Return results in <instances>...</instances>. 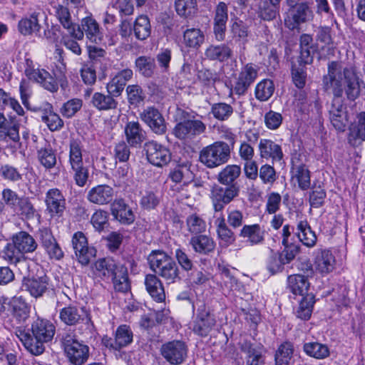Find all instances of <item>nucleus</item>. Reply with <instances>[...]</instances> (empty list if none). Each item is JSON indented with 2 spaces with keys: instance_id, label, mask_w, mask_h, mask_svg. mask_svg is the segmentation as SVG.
I'll use <instances>...</instances> for the list:
<instances>
[{
  "instance_id": "obj_25",
  "label": "nucleus",
  "mask_w": 365,
  "mask_h": 365,
  "mask_svg": "<svg viewBox=\"0 0 365 365\" xmlns=\"http://www.w3.org/2000/svg\"><path fill=\"white\" fill-rule=\"evenodd\" d=\"M41 240L50 258L60 259L63 257L61 247L48 230L43 229L41 230Z\"/></svg>"
},
{
  "instance_id": "obj_54",
  "label": "nucleus",
  "mask_w": 365,
  "mask_h": 365,
  "mask_svg": "<svg viewBox=\"0 0 365 365\" xmlns=\"http://www.w3.org/2000/svg\"><path fill=\"white\" fill-rule=\"evenodd\" d=\"M215 225L219 238L226 245L231 244L235 240L234 233L226 225L225 218L218 217L215 220Z\"/></svg>"
},
{
  "instance_id": "obj_39",
  "label": "nucleus",
  "mask_w": 365,
  "mask_h": 365,
  "mask_svg": "<svg viewBox=\"0 0 365 365\" xmlns=\"http://www.w3.org/2000/svg\"><path fill=\"white\" fill-rule=\"evenodd\" d=\"M133 31L138 40L147 39L151 34V26L148 17L145 15L138 16L134 22Z\"/></svg>"
},
{
  "instance_id": "obj_32",
  "label": "nucleus",
  "mask_w": 365,
  "mask_h": 365,
  "mask_svg": "<svg viewBox=\"0 0 365 365\" xmlns=\"http://www.w3.org/2000/svg\"><path fill=\"white\" fill-rule=\"evenodd\" d=\"M260 156L266 159L279 160L282 158V152L279 145L271 140L261 139L259 143Z\"/></svg>"
},
{
  "instance_id": "obj_9",
  "label": "nucleus",
  "mask_w": 365,
  "mask_h": 365,
  "mask_svg": "<svg viewBox=\"0 0 365 365\" xmlns=\"http://www.w3.org/2000/svg\"><path fill=\"white\" fill-rule=\"evenodd\" d=\"M162 356L173 365L182 364L187 356V349L185 344L179 340H174L162 345Z\"/></svg>"
},
{
  "instance_id": "obj_20",
  "label": "nucleus",
  "mask_w": 365,
  "mask_h": 365,
  "mask_svg": "<svg viewBox=\"0 0 365 365\" xmlns=\"http://www.w3.org/2000/svg\"><path fill=\"white\" fill-rule=\"evenodd\" d=\"M31 331L38 340L50 341L55 334V327L48 320L37 319L32 324Z\"/></svg>"
},
{
  "instance_id": "obj_30",
  "label": "nucleus",
  "mask_w": 365,
  "mask_h": 365,
  "mask_svg": "<svg viewBox=\"0 0 365 365\" xmlns=\"http://www.w3.org/2000/svg\"><path fill=\"white\" fill-rule=\"evenodd\" d=\"M241 350L246 354L247 365H263V349L260 346H254L250 342L245 341L241 344Z\"/></svg>"
},
{
  "instance_id": "obj_14",
  "label": "nucleus",
  "mask_w": 365,
  "mask_h": 365,
  "mask_svg": "<svg viewBox=\"0 0 365 365\" xmlns=\"http://www.w3.org/2000/svg\"><path fill=\"white\" fill-rule=\"evenodd\" d=\"M336 266L335 256L327 249L318 250L315 252L314 267L318 273L326 275L331 272Z\"/></svg>"
},
{
  "instance_id": "obj_33",
  "label": "nucleus",
  "mask_w": 365,
  "mask_h": 365,
  "mask_svg": "<svg viewBox=\"0 0 365 365\" xmlns=\"http://www.w3.org/2000/svg\"><path fill=\"white\" fill-rule=\"evenodd\" d=\"M297 237L302 243L307 247H313L317 242V235L307 220H301L297 224Z\"/></svg>"
},
{
  "instance_id": "obj_41",
  "label": "nucleus",
  "mask_w": 365,
  "mask_h": 365,
  "mask_svg": "<svg viewBox=\"0 0 365 365\" xmlns=\"http://www.w3.org/2000/svg\"><path fill=\"white\" fill-rule=\"evenodd\" d=\"M110 279L115 290L125 292L129 289L128 271L124 265L119 264Z\"/></svg>"
},
{
  "instance_id": "obj_43",
  "label": "nucleus",
  "mask_w": 365,
  "mask_h": 365,
  "mask_svg": "<svg viewBox=\"0 0 365 365\" xmlns=\"http://www.w3.org/2000/svg\"><path fill=\"white\" fill-rule=\"evenodd\" d=\"M292 180L297 184L302 190H307L310 187V173L304 165L293 168Z\"/></svg>"
},
{
  "instance_id": "obj_60",
  "label": "nucleus",
  "mask_w": 365,
  "mask_h": 365,
  "mask_svg": "<svg viewBox=\"0 0 365 365\" xmlns=\"http://www.w3.org/2000/svg\"><path fill=\"white\" fill-rule=\"evenodd\" d=\"M41 164L47 169L53 168L56 163V158L51 148H42L38 152Z\"/></svg>"
},
{
  "instance_id": "obj_51",
  "label": "nucleus",
  "mask_w": 365,
  "mask_h": 365,
  "mask_svg": "<svg viewBox=\"0 0 365 365\" xmlns=\"http://www.w3.org/2000/svg\"><path fill=\"white\" fill-rule=\"evenodd\" d=\"M92 103L94 107L100 110H107L115 108L117 106L116 101L110 96H106L101 93L96 92L92 98Z\"/></svg>"
},
{
  "instance_id": "obj_24",
  "label": "nucleus",
  "mask_w": 365,
  "mask_h": 365,
  "mask_svg": "<svg viewBox=\"0 0 365 365\" xmlns=\"http://www.w3.org/2000/svg\"><path fill=\"white\" fill-rule=\"evenodd\" d=\"M39 12H32L29 16L23 17L18 23L19 31L24 36L37 34L41 29L38 22Z\"/></svg>"
},
{
  "instance_id": "obj_16",
  "label": "nucleus",
  "mask_w": 365,
  "mask_h": 365,
  "mask_svg": "<svg viewBox=\"0 0 365 365\" xmlns=\"http://www.w3.org/2000/svg\"><path fill=\"white\" fill-rule=\"evenodd\" d=\"M55 9L56 16L61 24L70 33L71 36L77 40H81L83 37V32L78 25L73 24L68 9L61 4L53 6Z\"/></svg>"
},
{
  "instance_id": "obj_40",
  "label": "nucleus",
  "mask_w": 365,
  "mask_h": 365,
  "mask_svg": "<svg viewBox=\"0 0 365 365\" xmlns=\"http://www.w3.org/2000/svg\"><path fill=\"white\" fill-rule=\"evenodd\" d=\"M20 340L22 341L25 348L34 355H39L44 351V343L46 341L38 340L34 337L31 338L30 335L20 331V334L18 335Z\"/></svg>"
},
{
  "instance_id": "obj_49",
  "label": "nucleus",
  "mask_w": 365,
  "mask_h": 365,
  "mask_svg": "<svg viewBox=\"0 0 365 365\" xmlns=\"http://www.w3.org/2000/svg\"><path fill=\"white\" fill-rule=\"evenodd\" d=\"M241 168L237 165H228L218 174L217 180L223 185H230L240 175Z\"/></svg>"
},
{
  "instance_id": "obj_18",
  "label": "nucleus",
  "mask_w": 365,
  "mask_h": 365,
  "mask_svg": "<svg viewBox=\"0 0 365 365\" xmlns=\"http://www.w3.org/2000/svg\"><path fill=\"white\" fill-rule=\"evenodd\" d=\"M45 202L46 210L51 216H60L65 209V198L57 188L48 190L46 194Z\"/></svg>"
},
{
  "instance_id": "obj_11",
  "label": "nucleus",
  "mask_w": 365,
  "mask_h": 365,
  "mask_svg": "<svg viewBox=\"0 0 365 365\" xmlns=\"http://www.w3.org/2000/svg\"><path fill=\"white\" fill-rule=\"evenodd\" d=\"M239 190L235 186L223 188L220 186L214 187L211 191V199L215 211H221L225 205L230 203L238 195Z\"/></svg>"
},
{
  "instance_id": "obj_52",
  "label": "nucleus",
  "mask_w": 365,
  "mask_h": 365,
  "mask_svg": "<svg viewBox=\"0 0 365 365\" xmlns=\"http://www.w3.org/2000/svg\"><path fill=\"white\" fill-rule=\"evenodd\" d=\"M274 91L273 81L269 79H264L257 83L255 88V96L261 101H267Z\"/></svg>"
},
{
  "instance_id": "obj_19",
  "label": "nucleus",
  "mask_w": 365,
  "mask_h": 365,
  "mask_svg": "<svg viewBox=\"0 0 365 365\" xmlns=\"http://www.w3.org/2000/svg\"><path fill=\"white\" fill-rule=\"evenodd\" d=\"M110 212L114 218L122 224L130 225L135 220L133 212L123 199H116L111 203Z\"/></svg>"
},
{
  "instance_id": "obj_26",
  "label": "nucleus",
  "mask_w": 365,
  "mask_h": 365,
  "mask_svg": "<svg viewBox=\"0 0 365 365\" xmlns=\"http://www.w3.org/2000/svg\"><path fill=\"white\" fill-rule=\"evenodd\" d=\"M240 236L245 239L250 245H259L264 241V230L258 224L244 225Z\"/></svg>"
},
{
  "instance_id": "obj_57",
  "label": "nucleus",
  "mask_w": 365,
  "mask_h": 365,
  "mask_svg": "<svg viewBox=\"0 0 365 365\" xmlns=\"http://www.w3.org/2000/svg\"><path fill=\"white\" fill-rule=\"evenodd\" d=\"M68 161L71 168L78 167V165H82L83 164L82 148L80 143L76 140H72L70 143Z\"/></svg>"
},
{
  "instance_id": "obj_61",
  "label": "nucleus",
  "mask_w": 365,
  "mask_h": 365,
  "mask_svg": "<svg viewBox=\"0 0 365 365\" xmlns=\"http://www.w3.org/2000/svg\"><path fill=\"white\" fill-rule=\"evenodd\" d=\"M42 120L51 131L60 130L63 125V122L60 116L53 111L45 113L42 115Z\"/></svg>"
},
{
  "instance_id": "obj_2",
  "label": "nucleus",
  "mask_w": 365,
  "mask_h": 365,
  "mask_svg": "<svg viewBox=\"0 0 365 365\" xmlns=\"http://www.w3.org/2000/svg\"><path fill=\"white\" fill-rule=\"evenodd\" d=\"M53 72L54 77L51 76L46 70L38 68H35L28 63L25 69V74L29 80L39 83L51 92H55L58 90V83L62 88H65L68 85V81L66 76V65L63 62L59 61Z\"/></svg>"
},
{
  "instance_id": "obj_46",
  "label": "nucleus",
  "mask_w": 365,
  "mask_h": 365,
  "mask_svg": "<svg viewBox=\"0 0 365 365\" xmlns=\"http://www.w3.org/2000/svg\"><path fill=\"white\" fill-rule=\"evenodd\" d=\"M314 303V294H306L299 302L296 312L297 317L303 320H308L312 315Z\"/></svg>"
},
{
  "instance_id": "obj_5",
  "label": "nucleus",
  "mask_w": 365,
  "mask_h": 365,
  "mask_svg": "<svg viewBox=\"0 0 365 365\" xmlns=\"http://www.w3.org/2000/svg\"><path fill=\"white\" fill-rule=\"evenodd\" d=\"M64 352L68 361L73 365H82L89 356V347L74 336L67 335L63 340Z\"/></svg>"
},
{
  "instance_id": "obj_34",
  "label": "nucleus",
  "mask_w": 365,
  "mask_h": 365,
  "mask_svg": "<svg viewBox=\"0 0 365 365\" xmlns=\"http://www.w3.org/2000/svg\"><path fill=\"white\" fill-rule=\"evenodd\" d=\"M13 242L22 254L32 252L37 247L34 239L26 232H19L16 234L13 237Z\"/></svg>"
},
{
  "instance_id": "obj_7",
  "label": "nucleus",
  "mask_w": 365,
  "mask_h": 365,
  "mask_svg": "<svg viewBox=\"0 0 365 365\" xmlns=\"http://www.w3.org/2000/svg\"><path fill=\"white\" fill-rule=\"evenodd\" d=\"M146 157L150 163L157 167H163L171 160V153L168 148L155 141L145 144Z\"/></svg>"
},
{
  "instance_id": "obj_8",
  "label": "nucleus",
  "mask_w": 365,
  "mask_h": 365,
  "mask_svg": "<svg viewBox=\"0 0 365 365\" xmlns=\"http://www.w3.org/2000/svg\"><path fill=\"white\" fill-rule=\"evenodd\" d=\"M314 14L311 8L306 3L297 4L289 10L284 18V25L290 30L299 28L301 24L312 20Z\"/></svg>"
},
{
  "instance_id": "obj_53",
  "label": "nucleus",
  "mask_w": 365,
  "mask_h": 365,
  "mask_svg": "<svg viewBox=\"0 0 365 365\" xmlns=\"http://www.w3.org/2000/svg\"><path fill=\"white\" fill-rule=\"evenodd\" d=\"M0 107L5 109L6 108L12 109L18 115H21L24 113V109L18 101L11 97L9 93L0 88Z\"/></svg>"
},
{
  "instance_id": "obj_55",
  "label": "nucleus",
  "mask_w": 365,
  "mask_h": 365,
  "mask_svg": "<svg viewBox=\"0 0 365 365\" xmlns=\"http://www.w3.org/2000/svg\"><path fill=\"white\" fill-rule=\"evenodd\" d=\"M279 13V7L270 4L267 1H263L259 6V16L265 21L274 19Z\"/></svg>"
},
{
  "instance_id": "obj_36",
  "label": "nucleus",
  "mask_w": 365,
  "mask_h": 365,
  "mask_svg": "<svg viewBox=\"0 0 365 365\" xmlns=\"http://www.w3.org/2000/svg\"><path fill=\"white\" fill-rule=\"evenodd\" d=\"M288 287L291 292L295 295L304 297L307 294L309 287V282L307 278L302 274L290 275L287 279Z\"/></svg>"
},
{
  "instance_id": "obj_31",
  "label": "nucleus",
  "mask_w": 365,
  "mask_h": 365,
  "mask_svg": "<svg viewBox=\"0 0 365 365\" xmlns=\"http://www.w3.org/2000/svg\"><path fill=\"white\" fill-rule=\"evenodd\" d=\"M119 264L111 259H101L93 264V272L97 277L104 280L109 279L113 275Z\"/></svg>"
},
{
  "instance_id": "obj_48",
  "label": "nucleus",
  "mask_w": 365,
  "mask_h": 365,
  "mask_svg": "<svg viewBox=\"0 0 365 365\" xmlns=\"http://www.w3.org/2000/svg\"><path fill=\"white\" fill-rule=\"evenodd\" d=\"M232 50L225 44L220 46H210L205 51V56L212 60L224 61L230 58Z\"/></svg>"
},
{
  "instance_id": "obj_27",
  "label": "nucleus",
  "mask_w": 365,
  "mask_h": 365,
  "mask_svg": "<svg viewBox=\"0 0 365 365\" xmlns=\"http://www.w3.org/2000/svg\"><path fill=\"white\" fill-rule=\"evenodd\" d=\"M23 284L31 295L36 298L42 296L47 289L48 279L46 275L24 278Z\"/></svg>"
},
{
  "instance_id": "obj_37",
  "label": "nucleus",
  "mask_w": 365,
  "mask_h": 365,
  "mask_svg": "<svg viewBox=\"0 0 365 365\" xmlns=\"http://www.w3.org/2000/svg\"><path fill=\"white\" fill-rule=\"evenodd\" d=\"M205 41L204 32L197 28L187 29L183 34V43L187 47L199 48Z\"/></svg>"
},
{
  "instance_id": "obj_47",
  "label": "nucleus",
  "mask_w": 365,
  "mask_h": 365,
  "mask_svg": "<svg viewBox=\"0 0 365 365\" xmlns=\"http://www.w3.org/2000/svg\"><path fill=\"white\" fill-rule=\"evenodd\" d=\"M304 351L308 356L318 359H325L329 356L328 346L319 342L304 344Z\"/></svg>"
},
{
  "instance_id": "obj_58",
  "label": "nucleus",
  "mask_w": 365,
  "mask_h": 365,
  "mask_svg": "<svg viewBox=\"0 0 365 365\" xmlns=\"http://www.w3.org/2000/svg\"><path fill=\"white\" fill-rule=\"evenodd\" d=\"M211 111L216 119L226 120L232 114L233 108L227 103H218L212 105Z\"/></svg>"
},
{
  "instance_id": "obj_4",
  "label": "nucleus",
  "mask_w": 365,
  "mask_h": 365,
  "mask_svg": "<svg viewBox=\"0 0 365 365\" xmlns=\"http://www.w3.org/2000/svg\"><path fill=\"white\" fill-rule=\"evenodd\" d=\"M230 157V145L223 141H216L202 148L199 160L207 168H215L226 163Z\"/></svg>"
},
{
  "instance_id": "obj_63",
  "label": "nucleus",
  "mask_w": 365,
  "mask_h": 365,
  "mask_svg": "<svg viewBox=\"0 0 365 365\" xmlns=\"http://www.w3.org/2000/svg\"><path fill=\"white\" fill-rule=\"evenodd\" d=\"M2 200L6 205L14 211H16L21 197H19L16 192L12 190L6 188L2 191Z\"/></svg>"
},
{
  "instance_id": "obj_22",
  "label": "nucleus",
  "mask_w": 365,
  "mask_h": 365,
  "mask_svg": "<svg viewBox=\"0 0 365 365\" xmlns=\"http://www.w3.org/2000/svg\"><path fill=\"white\" fill-rule=\"evenodd\" d=\"M169 178L175 183L176 190L179 191L180 187L189 184L192 178V173L190 170L189 165L183 163L178 165L170 172Z\"/></svg>"
},
{
  "instance_id": "obj_10",
  "label": "nucleus",
  "mask_w": 365,
  "mask_h": 365,
  "mask_svg": "<svg viewBox=\"0 0 365 365\" xmlns=\"http://www.w3.org/2000/svg\"><path fill=\"white\" fill-rule=\"evenodd\" d=\"M257 76L256 66L248 63L241 70L235 84L232 86L230 96L235 92L237 95H242L245 93L248 87L254 82Z\"/></svg>"
},
{
  "instance_id": "obj_28",
  "label": "nucleus",
  "mask_w": 365,
  "mask_h": 365,
  "mask_svg": "<svg viewBox=\"0 0 365 365\" xmlns=\"http://www.w3.org/2000/svg\"><path fill=\"white\" fill-rule=\"evenodd\" d=\"M86 313L83 308L67 306L61 309L59 313L61 320L67 325H75L83 320Z\"/></svg>"
},
{
  "instance_id": "obj_35",
  "label": "nucleus",
  "mask_w": 365,
  "mask_h": 365,
  "mask_svg": "<svg viewBox=\"0 0 365 365\" xmlns=\"http://www.w3.org/2000/svg\"><path fill=\"white\" fill-rule=\"evenodd\" d=\"M362 140H365V113L364 112L357 115V125L350 127L349 135V141L354 146L359 145Z\"/></svg>"
},
{
  "instance_id": "obj_23",
  "label": "nucleus",
  "mask_w": 365,
  "mask_h": 365,
  "mask_svg": "<svg viewBox=\"0 0 365 365\" xmlns=\"http://www.w3.org/2000/svg\"><path fill=\"white\" fill-rule=\"evenodd\" d=\"M124 133L127 143L132 147L140 145L145 138V133L138 122H128L125 126Z\"/></svg>"
},
{
  "instance_id": "obj_50",
  "label": "nucleus",
  "mask_w": 365,
  "mask_h": 365,
  "mask_svg": "<svg viewBox=\"0 0 365 365\" xmlns=\"http://www.w3.org/2000/svg\"><path fill=\"white\" fill-rule=\"evenodd\" d=\"M293 345L289 342L282 344L275 354L276 365H289L293 356Z\"/></svg>"
},
{
  "instance_id": "obj_42",
  "label": "nucleus",
  "mask_w": 365,
  "mask_h": 365,
  "mask_svg": "<svg viewBox=\"0 0 365 365\" xmlns=\"http://www.w3.org/2000/svg\"><path fill=\"white\" fill-rule=\"evenodd\" d=\"M193 250L200 254H207L215 249L213 240L206 235H198L192 237L190 242Z\"/></svg>"
},
{
  "instance_id": "obj_38",
  "label": "nucleus",
  "mask_w": 365,
  "mask_h": 365,
  "mask_svg": "<svg viewBox=\"0 0 365 365\" xmlns=\"http://www.w3.org/2000/svg\"><path fill=\"white\" fill-rule=\"evenodd\" d=\"M155 273L160 275L169 283L174 282L178 277V269L176 264L170 257L162 265L158 267L156 270H153Z\"/></svg>"
},
{
  "instance_id": "obj_6",
  "label": "nucleus",
  "mask_w": 365,
  "mask_h": 365,
  "mask_svg": "<svg viewBox=\"0 0 365 365\" xmlns=\"http://www.w3.org/2000/svg\"><path fill=\"white\" fill-rule=\"evenodd\" d=\"M71 242L76 257L82 265L88 264L96 257V250L88 245L87 237L82 232L74 233Z\"/></svg>"
},
{
  "instance_id": "obj_15",
  "label": "nucleus",
  "mask_w": 365,
  "mask_h": 365,
  "mask_svg": "<svg viewBox=\"0 0 365 365\" xmlns=\"http://www.w3.org/2000/svg\"><path fill=\"white\" fill-rule=\"evenodd\" d=\"M216 320L205 307L197 309L192 330L197 335L207 336L215 325Z\"/></svg>"
},
{
  "instance_id": "obj_62",
  "label": "nucleus",
  "mask_w": 365,
  "mask_h": 365,
  "mask_svg": "<svg viewBox=\"0 0 365 365\" xmlns=\"http://www.w3.org/2000/svg\"><path fill=\"white\" fill-rule=\"evenodd\" d=\"M170 257L166 252L162 250H153L148 257V263L152 270H156L158 267H160L165 262V261Z\"/></svg>"
},
{
  "instance_id": "obj_45",
  "label": "nucleus",
  "mask_w": 365,
  "mask_h": 365,
  "mask_svg": "<svg viewBox=\"0 0 365 365\" xmlns=\"http://www.w3.org/2000/svg\"><path fill=\"white\" fill-rule=\"evenodd\" d=\"M82 26L87 38L91 42L95 43H101L102 36L99 31L98 25L93 19L91 17L83 19L82 21Z\"/></svg>"
},
{
  "instance_id": "obj_64",
  "label": "nucleus",
  "mask_w": 365,
  "mask_h": 365,
  "mask_svg": "<svg viewBox=\"0 0 365 365\" xmlns=\"http://www.w3.org/2000/svg\"><path fill=\"white\" fill-rule=\"evenodd\" d=\"M108 212L103 210H97L93 214L91 222L93 227L97 231H101L103 230L105 225L108 222Z\"/></svg>"
},
{
  "instance_id": "obj_21",
  "label": "nucleus",
  "mask_w": 365,
  "mask_h": 365,
  "mask_svg": "<svg viewBox=\"0 0 365 365\" xmlns=\"http://www.w3.org/2000/svg\"><path fill=\"white\" fill-rule=\"evenodd\" d=\"M248 26L237 18L232 19L230 23V37L231 40L239 45L245 46L248 41Z\"/></svg>"
},
{
  "instance_id": "obj_1",
  "label": "nucleus",
  "mask_w": 365,
  "mask_h": 365,
  "mask_svg": "<svg viewBox=\"0 0 365 365\" xmlns=\"http://www.w3.org/2000/svg\"><path fill=\"white\" fill-rule=\"evenodd\" d=\"M324 86L334 96L329 109V119L332 125L339 131H344L349 125L350 117L341 103L343 93L348 100L355 101L361 93L364 81L355 68L350 66L341 69L336 62L329 65L328 74L324 77Z\"/></svg>"
},
{
  "instance_id": "obj_13",
  "label": "nucleus",
  "mask_w": 365,
  "mask_h": 365,
  "mask_svg": "<svg viewBox=\"0 0 365 365\" xmlns=\"http://www.w3.org/2000/svg\"><path fill=\"white\" fill-rule=\"evenodd\" d=\"M114 189L106 184L91 187L86 194V199L92 204L106 205L110 204L114 197Z\"/></svg>"
},
{
  "instance_id": "obj_44",
  "label": "nucleus",
  "mask_w": 365,
  "mask_h": 365,
  "mask_svg": "<svg viewBox=\"0 0 365 365\" xmlns=\"http://www.w3.org/2000/svg\"><path fill=\"white\" fill-rule=\"evenodd\" d=\"M176 13L181 17L190 18L197 11L196 0H175Z\"/></svg>"
},
{
  "instance_id": "obj_59",
  "label": "nucleus",
  "mask_w": 365,
  "mask_h": 365,
  "mask_svg": "<svg viewBox=\"0 0 365 365\" xmlns=\"http://www.w3.org/2000/svg\"><path fill=\"white\" fill-rule=\"evenodd\" d=\"M135 66L140 73L145 76H150L155 70L154 60L151 58L140 56L135 61Z\"/></svg>"
},
{
  "instance_id": "obj_56",
  "label": "nucleus",
  "mask_w": 365,
  "mask_h": 365,
  "mask_svg": "<svg viewBox=\"0 0 365 365\" xmlns=\"http://www.w3.org/2000/svg\"><path fill=\"white\" fill-rule=\"evenodd\" d=\"M187 228L192 234H199L205 231L206 222L199 215L192 214L187 218Z\"/></svg>"
},
{
  "instance_id": "obj_17",
  "label": "nucleus",
  "mask_w": 365,
  "mask_h": 365,
  "mask_svg": "<svg viewBox=\"0 0 365 365\" xmlns=\"http://www.w3.org/2000/svg\"><path fill=\"white\" fill-rule=\"evenodd\" d=\"M141 119L157 134L165 132L166 125L161 113L153 107H148L140 113Z\"/></svg>"
},
{
  "instance_id": "obj_29",
  "label": "nucleus",
  "mask_w": 365,
  "mask_h": 365,
  "mask_svg": "<svg viewBox=\"0 0 365 365\" xmlns=\"http://www.w3.org/2000/svg\"><path fill=\"white\" fill-rule=\"evenodd\" d=\"M145 285L146 290L155 301L162 302L165 299V294L163 284L155 275H146Z\"/></svg>"
},
{
  "instance_id": "obj_12",
  "label": "nucleus",
  "mask_w": 365,
  "mask_h": 365,
  "mask_svg": "<svg viewBox=\"0 0 365 365\" xmlns=\"http://www.w3.org/2000/svg\"><path fill=\"white\" fill-rule=\"evenodd\" d=\"M133 334L130 328L127 325L119 326L115 334V339L105 336L102 342L105 346L110 349L119 350L129 345L133 341Z\"/></svg>"
},
{
  "instance_id": "obj_3",
  "label": "nucleus",
  "mask_w": 365,
  "mask_h": 365,
  "mask_svg": "<svg viewBox=\"0 0 365 365\" xmlns=\"http://www.w3.org/2000/svg\"><path fill=\"white\" fill-rule=\"evenodd\" d=\"M30 307L21 297H0V315L13 327H21L29 319Z\"/></svg>"
}]
</instances>
